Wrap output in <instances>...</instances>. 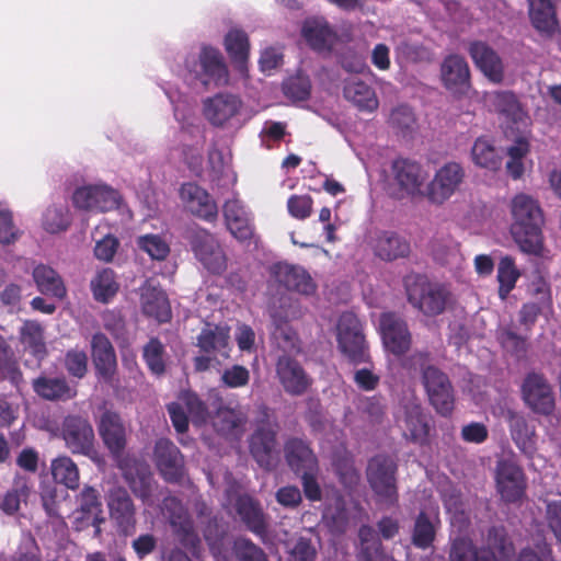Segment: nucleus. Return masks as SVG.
I'll return each mask as SVG.
<instances>
[{
    "label": "nucleus",
    "instance_id": "obj_1",
    "mask_svg": "<svg viewBox=\"0 0 561 561\" xmlns=\"http://www.w3.org/2000/svg\"><path fill=\"white\" fill-rule=\"evenodd\" d=\"M511 234L519 249L527 254L541 255L543 250V211L537 199L520 193L511 202Z\"/></svg>",
    "mask_w": 561,
    "mask_h": 561
},
{
    "label": "nucleus",
    "instance_id": "obj_2",
    "mask_svg": "<svg viewBox=\"0 0 561 561\" xmlns=\"http://www.w3.org/2000/svg\"><path fill=\"white\" fill-rule=\"evenodd\" d=\"M433 360L431 352L415 351L402 362V367L421 373L431 405L437 414L448 417L455 408L454 387L448 375L434 365Z\"/></svg>",
    "mask_w": 561,
    "mask_h": 561
},
{
    "label": "nucleus",
    "instance_id": "obj_3",
    "mask_svg": "<svg viewBox=\"0 0 561 561\" xmlns=\"http://www.w3.org/2000/svg\"><path fill=\"white\" fill-rule=\"evenodd\" d=\"M398 463L387 454H377L368 460L366 479L378 502L387 507L399 503Z\"/></svg>",
    "mask_w": 561,
    "mask_h": 561
},
{
    "label": "nucleus",
    "instance_id": "obj_4",
    "mask_svg": "<svg viewBox=\"0 0 561 561\" xmlns=\"http://www.w3.org/2000/svg\"><path fill=\"white\" fill-rule=\"evenodd\" d=\"M408 301L427 317L443 313L450 298L449 290L431 283L425 276L415 275L405 279Z\"/></svg>",
    "mask_w": 561,
    "mask_h": 561
},
{
    "label": "nucleus",
    "instance_id": "obj_5",
    "mask_svg": "<svg viewBox=\"0 0 561 561\" xmlns=\"http://www.w3.org/2000/svg\"><path fill=\"white\" fill-rule=\"evenodd\" d=\"M336 331L339 350L351 364L359 365L370 360L363 325L355 313H342L337 321Z\"/></svg>",
    "mask_w": 561,
    "mask_h": 561
},
{
    "label": "nucleus",
    "instance_id": "obj_6",
    "mask_svg": "<svg viewBox=\"0 0 561 561\" xmlns=\"http://www.w3.org/2000/svg\"><path fill=\"white\" fill-rule=\"evenodd\" d=\"M185 239L202 265L211 274L220 275L227 268V256L215 236L199 226L186 229Z\"/></svg>",
    "mask_w": 561,
    "mask_h": 561
},
{
    "label": "nucleus",
    "instance_id": "obj_7",
    "mask_svg": "<svg viewBox=\"0 0 561 561\" xmlns=\"http://www.w3.org/2000/svg\"><path fill=\"white\" fill-rule=\"evenodd\" d=\"M425 181V172L415 160L397 158L390 167L389 187L397 199L412 197L420 193Z\"/></svg>",
    "mask_w": 561,
    "mask_h": 561
},
{
    "label": "nucleus",
    "instance_id": "obj_8",
    "mask_svg": "<svg viewBox=\"0 0 561 561\" xmlns=\"http://www.w3.org/2000/svg\"><path fill=\"white\" fill-rule=\"evenodd\" d=\"M60 436L73 455L93 458L96 454L94 430L85 416L76 414L65 416L60 426Z\"/></svg>",
    "mask_w": 561,
    "mask_h": 561
},
{
    "label": "nucleus",
    "instance_id": "obj_9",
    "mask_svg": "<svg viewBox=\"0 0 561 561\" xmlns=\"http://www.w3.org/2000/svg\"><path fill=\"white\" fill-rule=\"evenodd\" d=\"M188 70L205 87H225L229 83V70L219 49L203 46L197 60L192 65L186 61Z\"/></svg>",
    "mask_w": 561,
    "mask_h": 561
},
{
    "label": "nucleus",
    "instance_id": "obj_10",
    "mask_svg": "<svg viewBox=\"0 0 561 561\" xmlns=\"http://www.w3.org/2000/svg\"><path fill=\"white\" fill-rule=\"evenodd\" d=\"M465 179L466 170L459 162H446L427 184L425 196L432 204L442 205L460 191Z\"/></svg>",
    "mask_w": 561,
    "mask_h": 561
},
{
    "label": "nucleus",
    "instance_id": "obj_11",
    "mask_svg": "<svg viewBox=\"0 0 561 561\" xmlns=\"http://www.w3.org/2000/svg\"><path fill=\"white\" fill-rule=\"evenodd\" d=\"M277 430L278 423L272 421L265 411L262 419L257 421L256 428L250 437V453L257 465L265 470H272L276 465L274 449Z\"/></svg>",
    "mask_w": 561,
    "mask_h": 561
},
{
    "label": "nucleus",
    "instance_id": "obj_12",
    "mask_svg": "<svg viewBox=\"0 0 561 561\" xmlns=\"http://www.w3.org/2000/svg\"><path fill=\"white\" fill-rule=\"evenodd\" d=\"M494 479L496 491L505 503H517L525 497L527 478L513 459L497 460Z\"/></svg>",
    "mask_w": 561,
    "mask_h": 561
},
{
    "label": "nucleus",
    "instance_id": "obj_13",
    "mask_svg": "<svg viewBox=\"0 0 561 561\" xmlns=\"http://www.w3.org/2000/svg\"><path fill=\"white\" fill-rule=\"evenodd\" d=\"M525 404L536 414H552L556 401L552 387L541 373H528L520 387Z\"/></svg>",
    "mask_w": 561,
    "mask_h": 561
},
{
    "label": "nucleus",
    "instance_id": "obj_14",
    "mask_svg": "<svg viewBox=\"0 0 561 561\" xmlns=\"http://www.w3.org/2000/svg\"><path fill=\"white\" fill-rule=\"evenodd\" d=\"M385 348L397 357L404 355L412 345V335L407 322L394 312H383L379 319Z\"/></svg>",
    "mask_w": 561,
    "mask_h": 561
},
{
    "label": "nucleus",
    "instance_id": "obj_15",
    "mask_svg": "<svg viewBox=\"0 0 561 561\" xmlns=\"http://www.w3.org/2000/svg\"><path fill=\"white\" fill-rule=\"evenodd\" d=\"M275 371L284 391L290 396H302L312 385V379L299 360L288 354L278 356Z\"/></svg>",
    "mask_w": 561,
    "mask_h": 561
},
{
    "label": "nucleus",
    "instance_id": "obj_16",
    "mask_svg": "<svg viewBox=\"0 0 561 561\" xmlns=\"http://www.w3.org/2000/svg\"><path fill=\"white\" fill-rule=\"evenodd\" d=\"M402 437L414 445L427 446L431 443V424L423 408L417 403H409L403 407V415L398 419Z\"/></svg>",
    "mask_w": 561,
    "mask_h": 561
},
{
    "label": "nucleus",
    "instance_id": "obj_17",
    "mask_svg": "<svg viewBox=\"0 0 561 561\" xmlns=\"http://www.w3.org/2000/svg\"><path fill=\"white\" fill-rule=\"evenodd\" d=\"M271 276L286 290L310 296L316 293L317 284L311 275L300 265L277 262L271 267Z\"/></svg>",
    "mask_w": 561,
    "mask_h": 561
},
{
    "label": "nucleus",
    "instance_id": "obj_18",
    "mask_svg": "<svg viewBox=\"0 0 561 561\" xmlns=\"http://www.w3.org/2000/svg\"><path fill=\"white\" fill-rule=\"evenodd\" d=\"M440 80L453 94H467L471 89V75L466 59L456 54L446 56L440 65Z\"/></svg>",
    "mask_w": 561,
    "mask_h": 561
},
{
    "label": "nucleus",
    "instance_id": "obj_19",
    "mask_svg": "<svg viewBox=\"0 0 561 561\" xmlns=\"http://www.w3.org/2000/svg\"><path fill=\"white\" fill-rule=\"evenodd\" d=\"M180 198L184 207L194 216L213 222L217 219L218 207L209 193L196 183H183Z\"/></svg>",
    "mask_w": 561,
    "mask_h": 561
},
{
    "label": "nucleus",
    "instance_id": "obj_20",
    "mask_svg": "<svg viewBox=\"0 0 561 561\" xmlns=\"http://www.w3.org/2000/svg\"><path fill=\"white\" fill-rule=\"evenodd\" d=\"M154 460L162 478L170 483L180 482L184 477V457L169 439H159L154 446Z\"/></svg>",
    "mask_w": 561,
    "mask_h": 561
},
{
    "label": "nucleus",
    "instance_id": "obj_21",
    "mask_svg": "<svg viewBox=\"0 0 561 561\" xmlns=\"http://www.w3.org/2000/svg\"><path fill=\"white\" fill-rule=\"evenodd\" d=\"M91 356L98 378L111 383L117 371V359L114 346L104 333L92 335Z\"/></svg>",
    "mask_w": 561,
    "mask_h": 561
},
{
    "label": "nucleus",
    "instance_id": "obj_22",
    "mask_svg": "<svg viewBox=\"0 0 561 561\" xmlns=\"http://www.w3.org/2000/svg\"><path fill=\"white\" fill-rule=\"evenodd\" d=\"M99 433L112 456L119 457L127 445L126 427L121 415L111 410L104 411L100 419Z\"/></svg>",
    "mask_w": 561,
    "mask_h": 561
},
{
    "label": "nucleus",
    "instance_id": "obj_23",
    "mask_svg": "<svg viewBox=\"0 0 561 561\" xmlns=\"http://www.w3.org/2000/svg\"><path fill=\"white\" fill-rule=\"evenodd\" d=\"M469 55L476 67L492 83L500 84L504 80V64L499 54L482 42H473Z\"/></svg>",
    "mask_w": 561,
    "mask_h": 561
},
{
    "label": "nucleus",
    "instance_id": "obj_24",
    "mask_svg": "<svg viewBox=\"0 0 561 561\" xmlns=\"http://www.w3.org/2000/svg\"><path fill=\"white\" fill-rule=\"evenodd\" d=\"M234 510L245 527L260 538L267 534V518L260 502L249 494L239 495Z\"/></svg>",
    "mask_w": 561,
    "mask_h": 561
},
{
    "label": "nucleus",
    "instance_id": "obj_25",
    "mask_svg": "<svg viewBox=\"0 0 561 561\" xmlns=\"http://www.w3.org/2000/svg\"><path fill=\"white\" fill-rule=\"evenodd\" d=\"M141 310L160 323L171 320V307L165 293L151 280H146L140 295Z\"/></svg>",
    "mask_w": 561,
    "mask_h": 561
},
{
    "label": "nucleus",
    "instance_id": "obj_26",
    "mask_svg": "<svg viewBox=\"0 0 561 561\" xmlns=\"http://www.w3.org/2000/svg\"><path fill=\"white\" fill-rule=\"evenodd\" d=\"M284 455L288 467L296 473L305 470H319L318 459L309 444L298 437H290L284 444Z\"/></svg>",
    "mask_w": 561,
    "mask_h": 561
},
{
    "label": "nucleus",
    "instance_id": "obj_27",
    "mask_svg": "<svg viewBox=\"0 0 561 561\" xmlns=\"http://www.w3.org/2000/svg\"><path fill=\"white\" fill-rule=\"evenodd\" d=\"M107 505L111 517L121 529L127 531L134 528L136 523L135 506L126 489L122 486L111 489L107 496Z\"/></svg>",
    "mask_w": 561,
    "mask_h": 561
},
{
    "label": "nucleus",
    "instance_id": "obj_28",
    "mask_svg": "<svg viewBox=\"0 0 561 561\" xmlns=\"http://www.w3.org/2000/svg\"><path fill=\"white\" fill-rule=\"evenodd\" d=\"M241 104L242 102L238 96L219 93L205 101L204 114L214 126H222L239 113Z\"/></svg>",
    "mask_w": 561,
    "mask_h": 561
},
{
    "label": "nucleus",
    "instance_id": "obj_29",
    "mask_svg": "<svg viewBox=\"0 0 561 561\" xmlns=\"http://www.w3.org/2000/svg\"><path fill=\"white\" fill-rule=\"evenodd\" d=\"M506 417L513 442L523 454L533 457L537 449L535 426L524 415L512 410L507 411Z\"/></svg>",
    "mask_w": 561,
    "mask_h": 561
},
{
    "label": "nucleus",
    "instance_id": "obj_30",
    "mask_svg": "<svg viewBox=\"0 0 561 561\" xmlns=\"http://www.w3.org/2000/svg\"><path fill=\"white\" fill-rule=\"evenodd\" d=\"M376 256L383 261L407 257L411 248L409 241L393 231H380L371 243Z\"/></svg>",
    "mask_w": 561,
    "mask_h": 561
},
{
    "label": "nucleus",
    "instance_id": "obj_31",
    "mask_svg": "<svg viewBox=\"0 0 561 561\" xmlns=\"http://www.w3.org/2000/svg\"><path fill=\"white\" fill-rule=\"evenodd\" d=\"M480 551L486 552L489 561H506L514 554L515 548L504 526H492Z\"/></svg>",
    "mask_w": 561,
    "mask_h": 561
},
{
    "label": "nucleus",
    "instance_id": "obj_32",
    "mask_svg": "<svg viewBox=\"0 0 561 561\" xmlns=\"http://www.w3.org/2000/svg\"><path fill=\"white\" fill-rule=\"evenodd\" d=\"M33 279L37 289L46 296L64 299L67 288L61 276L50 266L39 264L33 270Z\"/></svg>",
    "mask_w": 561,
    "mask_h": 561
},
{
    "label": "nucleus",
    "instance_id": "obj_33",
    "mask_svg": "<svg viewBox=\"0 0 561 561\" xmlns=\"http://www.w3.org/2000/svg\"><path fill=\"white\" fill-rule=\"evenodd\" d=\"M20 342L37 360H43L47 354V346L44 337V328L33 320H26L20 328Z\"/></svg>",
    "mask_w": 561,
    "mask_h": 561
},
{
    "label": "nucleus",
    "instance_id": "obj_34",
    "mask_svg": "<svg viewBox=\"0 0 561 561\" xmlns=\"http://www.w3.org/2000/svg\"><path fill=\"white\" fill-rule=\"evenodd\" d=\"M33 390L45 400H67L73 397L71 388L64 377L39 376L33 380Z\"/></svg>",
    "mask_w": 561,
    "mask_h": 561
},
{
    "label": "nucleus",
    "instance_id": "obj_35",
    "mask_svg": "<svg viewBox=\"0 0 561 561\" xmlns=\"http://www.w3.org/2000/svg\"><path fill=\"white\" fill-rule=\"evenodd\" d=\"M344 96L359 111L374 112L379 102L375 91L363 81H350L344 85Z\"/></svg>",
    "mask_w": 561,
    "mask_h": 561
},
{
    "label": "nucleus",
    "instance_id": "obj_36",
    "mask_svg": "<svg viewBox=\"0 0 561 561\" xmlns=\"http://www.w3.org/2000/svg\"><path fill=\"white\" fill-rule=\"evenodd\" d=\"M50 471L56 483L62 484L70 490H77L79 488V468L69 456L62 455L53 459Z\"/></svg>",
    "mask_w": 561,
    "mask_h": 561
},
{
    "label": "nucleus",
    "instance_id": "obj_37",
    "mask_svg": "<svg viewBox=\"0 0 561 561\" xmlns=\"http://www.w3.org/2000/svg\"><path fill=\"white\" fill-rule=\"evenodd\" d=\"M471 158L477 167L496 171L502 165V157L486 137H479L471 148Z\"/></svg>",
    "mask_w": 561,
    "mask_h": 561
},
{
    "label": "nucleus",
    "instance_id": "obj_38",
    "mask_svg": "<svg viewBox=\"0 0 561 561\" xmlns=\"http://www.w3.org/2000/svg\"><path fill=\"white\" fill-rule=\"evenodd\" d=\"M167 358L165 346L158 337H150L142 346V359L153 376L162 377L165 374Z\"/></svg>",
    "mask_w": 561,
    "mask_h": 561
},
{
    "label": "nucleus",
    "instance_id": "obj_39",
    "mask_svg": "<svg viewBox=\"0 0 561 561\" xmlns=\"http://www.w3.org/2000/svg\"><path fill=\"white\" fill-rule=\"evenodd\" d=\"M247 422V415L239 409L219 407L214 417V428L221 435L234 434L241 431Z\"/></svg>",
    "mask_w": 561,
    "mask_h": 561
},
{
    "label": "nucleus",
    "instance_id": "obj_40",
    "mask_svg": "<svg viewBox=\"0 0 561 561\" xmlns=\"http://www.w3.org/2000/svg\"><path fill=\"white\" fill-rule=\"evenodd\" d=\"M492 105L495 111L506 119L517 123L525 113L517 95L512 91H496L492 94Z\"/></svg>",
    "mask_w": 561,
    "mask_h": 561
},
{
    "label": "nucleus",
    "instance_id": "obj_41",
    "mask_svg": "<svg viewBox=\"0 0 561 561\" xmlns=\"http://www.w3.org/2000/svg\"><path fill=\"white\" fill-rule=\"evenodd\" d=\"M119 284L112 268H103L91 280V290L96 301L107 304L118 291Z\"/></svg>",
    "mask_w": 561,
    "mask_h": 561
},
{
    "label": "nucleus",
    "instance_id": "obj_42",
    "mask_svg": "<svg viewBox=\"0 0 561 561\" xmlns=\"http://www.w3.org/2000/svg\"><path fill=\"white\" fill-rule=\"evenodd\" d=\"M4 379L19 387L23 382V374L12 347L0 339V380Z\"/></svg>",
    "mask_w": 561,
    "mask_h": 561
},
{
    "label": "nucleus",
    "instance_id": "obj_43",
    "mask_svg": "<svg viewBox=\"0 0 561 561\" xmlns=\"http://www.w3.org/2000/svg\"><path fill=\"white\" fill-rule=\"evenodd\" d=\"M229 330L219 325L209 324L202 329L197 336V346L205 353L219 352L228 346Z\"/></svg>",
    "mask_w": 561,
    "mask_h": 561
},
{
    "label": "nucleus",
    "instance_id": "obj_44",
    "mask_svg": "<svg viewBox=\"0 0 561 561\" xmlns=\"http://www.w3.org/2000/svg\"><path fill=\"white\" fill-rule=\"evenodd\" d=\"M164 505L169 512L170 525L175 536L192 530L194 522L187 511L176 497L170 496L164 500Z\"/></svg>",
    "mask_w": 561,
    "mask_h": 561
},
{
    "label": "nucleus",
    "instance_id": "obj_45",
    "mask_svg": "<svg viewBox=\"0 0 561 561\" xmlns=\"http://www.w3.org/2000/svg\"><path fill=\"white\" fill-rule=\"evenodd\" d=\"M520 273L516 268L514 259L506 255L501 259L497 266L499 297L505 300L514 289Z\"/></svg>",
    "mask_w": 561,
    "mask_h": 561
},
{
    "label": "nucleus",
    "instance_id": "obj_46",
    "mask_svg": "<svg viewBox=\"0 0 561 561\" xmlns=\"http://www.w3.org/2000/svg\"><path fill=\"white\" fill-rule=\"evenodd\" d=\"M449 561H489L485 551H480L472 542L463 537H457L453 540Z\"/></svg>",
    "mask_w": 561,
    "mask_h": 561
},
{
    "label": "nucleus",
    "instance_id": "obj_47",
    "mask_svg": "<svg viewBox=\"0 0 561 561\" xmlns=\"http://www.w3.org/2000/svg\"><path fill=\"white\" fill-rule=\"evenodd\" d=\"M179 399L187 410V413L195 425H203L209 419V411L207 404L198 397V394L191 390L182 391Z\"/></svg>",
    "mask_w": 561,
    "mask_h": 561
},
{
    "label": "nucleus",
    "instance_id": "obj_48",
    "mask_svg": "<svg viewBox=\"0 0 561 561\" xmlns=\"http://www.w3.org/2000/svg\"><path fill=\"white\" fill-rule=\"evenodd\" d=\"M71 224L69 210L64 206H49L43 214L42 226L49 233L66 231Z\"/></svg>",
    "mask_w": 561,
    "mask_h": 561
},
{
    "label": "nucleus",
    "instance_id": "obj_49",
    "mask_svg": "<svg viewBox=\"0 0 561 561\" xmlns=\"http://www.w3.org/2000/svg\"><path fill=\"white\" fill-rule=\"evenodd\" d=\"M435 526L425 512H421L414 524L412 543L420 549H427L435 540Z\"/></svg>",
    "mask_w": 561,
    "mask_h": 561
},
{
    "label": "nucleus",
    "instance_id": "obj_50",
    "mask_svg": "<svg viewBox=\"0 0 561 561\" xmlns=\"http://www.w3.org/2000/svg\"><path fill=\"white\" fill-rule=\"evenodd\" d=\"M225 48L234 67L240 72L245 71L250 51L249 37H225Z\"/></svg>",
    "mask_w": 561,
    "mask_h": 561
},
{
    "label": "nucleus",
    "instance_id": "obj_51",
    "mask_svg": "<svg viewBox=\"0 0 561 561\" xmlns=\"http://www.w3.org/2000/svg\"><path fill=\"white\" fill-rule=\"evenodd\" d=\"M197 518L202 526L204 539L208 545L215 543L221 535L219 519L205 503L197 505Z\"/></svg>",
    "mask_w": 561,
    "mask_h": 561
},
{
    "label": "nucleus",
    "instance_id": "obj_52",
    "mask_svg": "<svg viewBox=\"0 0 561 561\" xmlns=\"http://www.w3.org/2000/svg\"><path fill=\"white\" fill-rule=\"evenodd\" d=\"M283 93L293 101H306L310 96L311 82L307 76L296 75L287 78L282 84Z\"/></svg>",
    "mask_w": 561,
    "mask_h": 561
},
{
    "label": "nucleus",
    "instance_id": "obj_53",
    "mask_svg": "<svg viewBox=\"0 0 561 561\" xmlns=\"http://www.w3.org/2000/svg\"><path fill=\"white\" fill-rule=\"evenodd\" d=\"M137 245L140 250L158 261L167 259L170 253L169 244L158 234H145L137 239Z\"/></svg>",
    "mask_w": 561,
    "mask_h": 561
},
{
    "label": "nucleus",
    "instance_id": "obj_54",
    "mask_svg": "<svg viewBox=\"0 0 561 561\" xmlns=\"http://www.w3.org/2000/svg\"><path fill=\"white\" fill-rule=\"evenodd\" d=\"M94 199L92 211H110L117 208L119 203V194L117 191L106 185H93Z\"/></svg>",
    "mask_w": 561,
    "mask_h": 561
},
{
    "label": "nucleus",
    "instance_id": "obj_55",
    "mask_svg": "<svg viewBox=\"0 0 561 561\" xmlns=\"http://www.w3.org/2000/svg\"><path fill=\"white\" fill-rule=\"evenodd\" d=\"M67 373L75 378L82 379L88 373V355L83 350L70 348L64 357Z\"/></svg>",
    "mask_w": 561,
    "mask_h": 561
},
{
    "label": "nucleus",
    "instance_id": "obj_56",
    "mask_svg": "<svg viewBox=\"0 0 561 561\" xmlns=\"http://www.w3.org/2000/svg\"><path fill=\"white\" fill-rule=\"evenodd\" d=\"M79 511L85 517H94L102 512V503L100 500V492L90 485H84L78 495Z\"/></svg>",
    "mask_w": 561,
    "mask_h": 561
},
{
    "label": "nucleus",
    "instance_id": "obj_57",
    "mask_svg": "<svg viewBox=\"0 0 561 561\" xmlns=\"http://www.w3.org/2000/svg\"><path fill=\"white\" fill-rule=\"evenodd\" d=\"M398 54L405 61L412 64L431 62L434 58L431 48L423 44H414L407 41L399 45Z\"/></svg>",
    "mask_w": 561,
    "mask_h": 561
},
{
    "label": "nucleus",
    "instance_id": "obj_58",
    "mask_svg": "<svg viewBox=\"0 0 561 561\" xmlns=\"http://www.w3.org/2000/svg\"><path fill=\"white\" fill-rule=\"evenodd\" d=\"M233 550L238 561H268L264 550L249 538H238Z\"/></svg>",
    "mask_w": 561,
    "mask_h": 561
},
{
    "label": "nucleus",
    "instance_id": "obj_59",
    "mask_svg": "<svg viewBox=\"0 0 561 561\" xmlns=\"http://www.w3.org/2000/svg\"><path fill=\"white\" fill-rule=\"evenodd\" d=\"M125 478L136 496L144 501L150 497L152 491V474L147 468L138 469L136 477L126 473Z\"/></svg>",
    "mask_w": 561,
    "mask_h": 561
},
{
    "label": "nucleus",
    "instance_id": "obj_60",
    "mask_svg": "<svg viewBox=\"0 0 561 561\" xmlns=\"http://www.w3.org/2000/svg\"><path fill=\"white\" fill-rule=\"evenodd\" d=\"M313 199L308 194H293L287 199L288 214L297 220H306L312 214Z\"/></svg>",
    "mask_w": 561,
    "mask_h": 561
},
{
    "label": "nucleus",
    "instance_id": "obj_61",
    "mask_svg": "<svg viewBox=\"0 0 561 561\" xmlns=\"http://www.w3.org/2000/svg\"><path fill=\"white\" fill-rule=\"evenodd\" d=\"M434 259L440 264H448L459 253V244L451 238L435 239L432 243Z\"/></svg>",
    "mask_w": 561,
    "mask_h": 561
},
{
    "label": "nucleus",
    "instance_id": "obj_62",
    "mask_svg": "<svg viewBox=\"0 0 561 561\" xmlns=\"http://www.w3.org/2000/svg\"><path fill=\"white\" fill-rule=\"evenodd\" d=\"M499 341L502 346L513 355L520 357L527 352L526 339L518 335L510 328L501 330Z\"/></svg>",
    "mask_w": 561,
    "mask_h": 561
},
{
    "label": "nucleus",
    "instance_id": "obj_63",
    "mask_svg": "<svg viewBox=\"0 0 561 561\" xmlns=\"http://www.w3.org/2000/svg\"><path fill=\"white\" fill-rule=\"evenodd\" d=\"M533 302L551 310L553 306L551 285L543 277L539 276L534 279L529 286Z\"/></svg>",
    "mask_w": 561,
    "mask_h": 561
},
{
    "label": "nucleus",
    "instance_id": "obj_64",
    "mask_svg": "<svg viewBox=\"0 0 561 561\" xmlns=\"http://www.w3.org/2000/svg\"><path fill=\"white\" fill-rule=\"evenodd\" d=\"M317 550L311 539L299 537L288 550V561H316Z\"/></svg>",
    "mask_w": 561,
    "mask_h": 561
}]
</instances>
